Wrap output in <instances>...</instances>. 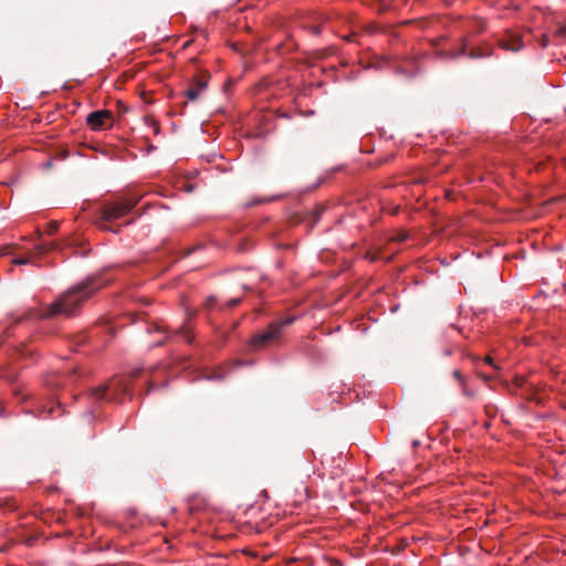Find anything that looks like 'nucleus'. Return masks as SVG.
<instances>
[{"label": "nucleus", "mask_w": 566, "mask_h": 566, "mask_svg": "<svg viewBox=\"0 0 566 566\" xmlns=\"http://www.w3.org/2000/svg\"><path fill=\"white\" fill-rule=\"evenodd\" d=\"M103 286L96 279L88 277L81 284L73 286L59 297L41 317H52L55 315L70 316L76 312L82 302L90 298L96 291Z\"/></svg>", "instance_id": "nucleus-1"}, {"label": "nucleus", "mask_w": 566, "mask_h": 566, "mask_svg": "<svg viewBox=\"0 0 566 566\" xmlns=\"http://www.w3.org/2000/svg\"><path fill=\"white\" fill-rule=\"evenodd\" d=\"M137 202L138 199L122 198L114 202L104 205L101 210V219L97 221L98 227L105 228L104 222L117 220L128 214Z\"/></svg>", "instance_id": "nucleus-2"}, {"label": "nucleus", "mask_w": 566, "mask_h": 566, "mask_svg": "<svg viewBox=\"0 0 566 566\" xmlns=\"http://www.w3.org/2000/svg\"><path fill=\"white\" fill-rule=\"evenodd\" d=\"M129 391V380L125 377H116L105 385L91 389L90 395L95 401L115 399L119 394Z\"/></svg>", "instance_id": "nucleus-3"}, {"label": "nucleus", "mask_w": 566, "mask_h": 566, "mask_svg": "<svg viewBox=\"0 0 566 566\" xmlns=\"http://www.w3.org/2000/svg\"><path fill=\"white\" fill-rule=\"evenodd\" d=\"M291 321L282 322V323H272L269 327L254 335L250 342L253 348H264L276 342H279L281 337V329L284 324H289Z\"/></svg>", "instance_id": "nucleus-4"}, {"label": "nucleus", "mask_w": 566, "mask_h": 566, "mask_svg": "<svg viewBox=\"0 0 566 566\" xmlns=\"http://www.w3.org/2000/svg\"><path fill=\"white\" fill-rule=\"evenodd\" d=\"M86 124L93 130H101L112 126V113L107 109L95 111L87 115Z\"/></svg>", "instance_id": "nucleus-5"}, {"label": "nucleus", "mask_w": 566, "mask_h": 566, "mask_svg": "<svg viewBox=\"0 0 566 566\" xmlns=\"http://www.w3.org/2000/svg\"><path fill=\"white\" fill-rule=\"evenodd\" d=\"M209 81L208 74H199L196 75L190 83L188 90L185 92V95L187 96L188 101L193 102L196 101L202 92L207 88Z\"/></svg>", "instance_id": "nucleus-6"}, {"label": "nucleus", "mask_w": 566, "mask_h": 566, "mask_svg": "<svg viewBox=\"0 0 566 566\" xmlns=\"http://www.w3.org/2000/svg\"><path fill=\"white\" fill-rule=\"evenodd\" d=\"M499 45L507 51H518L522 45V38L518 33L513 31H506L505 34L499 40Z\"/></svg>", "instance_id": "nucleus-7"}, {"label": "nucleus", "mask_w": 566, "mask_h": 566, "mask_svg": "<svg viewBox=\"0 0 566 566\" xmlns=\"http://www.w3.org/2000/svg\"><path fill=\"white\" fill-rule=\"evenodd\" d=\"M51 249L50 245L48 244H36L32 251H30L28 253L27 256H21V258H15L12 263L15 264V265H21V264H28V263H31L33 262L36 258L41 256L42 254L49 252Z\"/></svg>", "instance_id": "nucleus-8"}, {"label": "nucleus", "mask_w": 566, "mask_h": 566, "mask_svg": "<svg viewBox=\"0 0 566 566\" xmlns=\"http://www.w3.org/2000/svg\"><path fill=\"white\" fill-rule=\"evenodd\" d=\"M191 331H192V325H191L190 321H187L180 328H178L174 332V335L176 337L182 338L186 343H191L192 342Z\"/></svg>", "instance_id": "nucleus-9"}, {"label": "nucleus", "mask_w": 566, "mask_h": 566, "mask_svg": "<svg viewBox=\"0 0 566 566\" xmlns=\"http://www.w3.org/2000/svg\"><path fill=\"white\" fill-rule=\"evenodd\" d=\"M148 333H153V332H156V333H159L163 335V338H159L157 340H154L153 345L155 346H160L164 340L168 337L169 333L166 331V326L161 323H154L151 324L149 327H148Z\"/></svg>", "instance_id": "nucleus-10"}, {"label": "nucleus", "mask_w": 566, "mask_h": 566, "mask_svg": "<svg viewBox=\"0 0 566 566\" xmlns=\"http://www.w3.org/2000/svg\"><path fill=\"white\" fill-rule=\"evenodd\" d=\"M453 377L459 381V384L462 386V390H463V394L464 395H471L467 387H465V380H464V377L462 376V374L459 371V370H454L453 371Z\"/></svg>", "instance_id": "nucleus-11"}, {"label": "nucleus", "mask_w": 566, "mask_h": 566, "mask_svg": "<svg viewBox=\"0 0 566 566\" xmlns=\"http://www.w3.org/2000/svg\"><path fill=\"white\" fill-rule=\"evenodd\" d=\"M60 223L57 221H52L48 223L46 233L49 235L54 234L59 230Z\"/></svg>", "instance_id": "nucleus-12"}, {"label": "nucleus", "mask_w": 566, "mask_h": 566, "mask_svg": "<svg viewBox=\"0 0 566 566\" xmlns=\"http://www.w3.org/2000/svg\"><path fill=\"white\" fill-rule=\"evenodd\" d=\"M473 23L476 32H482L486 28V23L483 19H475Z\"/></svg>", "instance_id": "nucleus-13"}, {"label": "nucleus", "mask_w": 566, "mask_h": 566, "mask_svg": "<svg viewBox=\"0 0 566 566\" xmlns=\"http://www.w3.org/2000/svg\"><path fill=\"white\" fill-rule=\"evenodd\" d=\"M488 55H489V53L481 52L479 49L472 50V52H471L472 57H483V56H488Z\"/></svg>", "instance_id": "nucleus-14"}, {"label": "nucleus", "mask_w": 566, "mask_h": 566, "mask_svg": "<svg viewBox=\"0 0 566 566\" xmlns=\"http://www.w3.org/2000/svg\"><path fill=\"white\" fill-rule=\"evenodd\" d=\"M548 36L546 34H543L539 39V45L541 48H546L548 45Z\"/></svg>", "instance_id": "nucleus-15"}, {"label": "nucleus", "mask_w": 566, "mask_h": 566, "mask_svg": "<svg viewBox=\"0 0 566 566\" xmlns=\"http://www.w3.org/2000/svg\"><path fill=\"white\" fill-rule=\"evenodd\" d=\"M566 34V27H558L555 31L556 36H564Z\"/></svg>", "instance_id": "nucleus-16"}, {"label": "nucleus", "mask_w": 566, "mask_h": 566, "mask_svg": "<svg viewBox=\"0 0 566 566\" xmlns=\"http://www.w3.org/2000/svg\"><path fill=\"white\" fill-rule=\"evenodd\" d=\"M308 496H310L308 495V490H307V488H304V495L301 496L300 501H302L303 499L306 500V499H308Z\"/></svg>", "instance_id": "nucleus-17"}, {"label": "nucleus", "mask_w": 566, "mask_h": 566, "mask_svg": "<svg viewBox=\"0 0 566 566\" xmlns=\"http://www.w3.org/2000/svg\"><path fill=\"white\" fill-rule=\"evenodd\" d=\"M313 33H314V34H318V33H321V27H318V25L313 27Z\"/></svg>", "instance_id": "nucleus-18"}, {"label": "nucleus", "mask_w": 566, "mask_h": 566, "mask_svg": "<svg viewBox=\"0 0 566 566\" xmlns=\"http://www.w3.org/2000/svg\"><path fill=\"white\" fill-rule=\"evenodd\" d=\"M484 360H485V363L492 365V358L490 356L485 357Z\"/></svg>", "instance_id": "nucleus-19"}, {"label": "nucleus", "mask_w": 566, "mask_h": 566, "mask_svg": "<svg viewBox=\"0 0 566 566\" xmlns=\"http://www.w3.org/2000/svg\"><path fill=\"white\" fill-rule=\"evenodd\" d=\"M238 303H239V300H232V301L230 302V305H231V306H234V305H237Z\"/></svg>", "instance_id": "nucleus-20"}]
</instances>
